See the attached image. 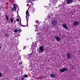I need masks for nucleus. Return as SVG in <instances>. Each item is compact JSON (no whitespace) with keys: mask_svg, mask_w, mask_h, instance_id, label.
I'll return each instance as SVG.
<instances>
[{"mask_svg":"<svg viewBox=\"0 0 80 80\" xmlns=\"http://www.w3.org/2000/svg\"><path fill=\"white\" fill-rule=\"evenodd\" d=\"M36 29L35 30V32H37V31H38V29H37V28H38V27H36Z\"/></svg>","mask_w":80,"mask_h":80,"instance_id":"5701e85b","label":"nucleus"},{"mask_svg":"<svg viewBox=\"0 0 80 80\" xmlns=\"http://www.w3.org/2000/svg\"><path fill=\"white\" fill-rule=\"evenodd\" d=\"M10 21L11 22V23H13V19L12 18H11L10 19Z\"/></svg>","mask_w":80,"mask_h":80,"instance_id":"6ab92c4d","label":"nucleus"},{"mask_svg":"<svg viewBox=\"0 0 80 80\" xmlns=\"http://www.w3.org/2000/svg\"><path fill=\"white\" fill-rule=\"evenodd\" d=\"M51 26L53 28L57 25V21L55 20H52L51 21Z\"/></svg>","mask_w":80,"mask_h":80,"instance_id":"7ed1b4c3","label":"nucleus"},{"mask_svg":"<svg viewBox=\"0 0 80 80\" xmlns=\"http://www.w3.org/2000/svg\"><path fill=\"white\" fill-rule=\"evenodd\" d=\"M17 22H19V21H20V19H17Z\"/></svg>","mask_w":80,"mask_h":80,"instance_id":"7c9ffc66","label":"nucleus"},{"mask_svg":"<svg viewBox=\"0 0 80 80\" xmlns=\"http://www.w3.org/2000/svg\"><path fill=\"white\" fill-rule=\"evenodd\" d=\"M50 77H51V78H55V77H56V75H55V74H54V73H52L50 75Z\"/></svg>","mask_w":80,"mask_h":80,"instance_id":"1a4fd4ad","label":"nucleus"},{"mask_svg":"<svg viewBox=\"0 0 80 80\" xmlns=\"http://www.w3.org/2000/svg\"><path fill=\"white\" fill-rule=\"evenodd\" d=\"M31 1H35L36 0H31Z\"/></svg>","mask_w":80,"mask_h":80,"instance_id":"2f4dec72","label":"nucleus"},{"mask_svg":"<svg viewBox=\"0 0 80 80\" xmlns=\"http://www.w3.org/2000/svg\"><path fill=\"white\" fill-rule=\"evenodd\" d=\"M26 18L27 21V24H28V21L29 18V17H30V15H29V14H28V10H27L26 12Z\"/></svg>","mask_w":80,"mask_h":80,"instance_id":"20e7f679","label":"nucleus"},{"mask_svg":"<svg viewBox=\"0 0 80 80\" xmlns=\"http://www.w3.org/2000/svg\"><path fill=\"white\" fill-rule=\"evenodd\" d=\"M73 25L74 26H77L78 25V24H79V22H78L77 21H75L74 23H73Z\"/></svg>","mask_w":80,"mask_h":80,"instance_id":"9b49d317","label":"nucleus"},{"mask_svg":"<svg viewBox=\"0 0 80 80\" xmlns=\"http://www.w3.org/2000/svg\"><path fill=\"white\" fill-rule=\"evenodd\" d=\"M2 73L1 72H0V77H2Z\"/></svg>","mask_w":80,"mask_h":80,"instance_id":"c756f323","label":"nucleus"},{"mask_svg":"<svg viewBox=\"0 0 80 80\" xmlns=\"http://www.w3.org/2000/svg\"><path fill=\"white\" fill-rule=\"evenodd\" d=\"M6 20H8V17L7 16H6Z\"/></svg>","mask_w":80,"mask_h":80,"instance_id":"4be33fe9","label":"nucleus"},{"mask_svg":"<svg viewBox=\"0 0 80 80\" xmlns=\"http://www.w3.org/2000/svg\"><path fill=\"white\" fill-rule=\"evenodd\" d=\"M14 7H17V5L16 4H14L13 5Z\"/></svg>","mask_w":80,"mask_h":80,"instance_id":"393cba45","label":"nucleus"},{"mask_svg":"<svg viewBox=\"0 0 80 80\" xmlns=\"http://www.w3.org/2000/svg\"><path fill=\"white\" fill-rule=\"evenodd\" d=\"M36 27H37V25H36Z\"/></svg>","mask_w":80,"mask_h":80,"instance_id":"f704fd0d","label":"nucleus"},{"mask_svg":"<svg viewBox=\"0 0 80 80\" xmlns=\"http://www.w3.org/2000/svg\"><path fill=\"white\" fill-rule=\"evenodd\" d=\"M37 43H32V46L33 47V48L35 49V47H37Z\"/></svg>","mask_w":80,"mask_h":80,"instance_id":"9d476101","label":"nucleus"},{"mask_svg":"<svg viewBox=\"0 0 80 80\" xmlns=\"http://www.w3.org/2000/svg\"><path fill=\"white\" fill-rule=\"evenodd\" d=\"M48 17H49V18H52L53 17V14H50L48 15Z\"/></svg>","mask_w":80,"mask_h":80,"instance_id":"2eb2a0df","label":"nucleus"},{"mask_svg":"<svg viewBox=\"0 0 80 80\" xmlns=\"http://www.w3.org/2000/svg\"><path fill=\"white\" fill-rule=\"evenodd\" d=\"M58 1V0H54L52 3H54V5L56 4V3H57V2Z\"/></svg>","mask_w":80,"mask_h":80,"instance_id":"4468645a","label":"nucleus"},{"mask_svg":"<svg viewBox=\"0 0 80 80\" xmlns=\"http://www.w3.org/2000/svg\"><path fill=\"white\" fill-rule=\"evenodd\" d=\"M75 68V66H74V65H72V69H73V68Z\"/></svg>","mask_w":80,"mask_h":80,"instance_id":"b1692460","label":"nucleus"},{"mask_svg":"<svg viewBox=\"0 0 80 80\" xmlns=\"http://www.w3.org/2000/svg\"><path fill=\"white\" fill-rule=\"evenodd\" d=\"M13 11V10H17V7H14L13 8H12L11 9Z\"/></svg>","mask_w":80,"mask_h":80,"instance_id":"dca6fc26","label":"nucleus"},{"mask_svg":"<svg viewBox=\"0 0 80 80\" xmlns=\"http://www.w3.org/2000/svg\"><path fill=\"white\" fill-rule=\"evenodd\" d=\"M18 30L16 29H14V32L15 33H17V32H18Z\"/></svg>","mask_w":80,"mask_h":80,"instance_id":"a211bd4d","label":"nucleus"},{"mask_svg":"<svg viewBox=\"0 0 80 80\" xmlns=\"http://www.w3.org/2000/svg\"><path fill=\"white\" fill-rule=\"evenodd\" d=\"M54 1V0H50V2H51V3H52V2H53Z\"/></svg>","mask_w":80,"mask_h":80,"instance_id":"c85d7f7f","label":"nucleus"},{"mask_svg":"<svg viewBox=\"0 0 80 80\" xmlns=\"http://www.w3.org/2000/svg\"><path fill=\"white\" fill-rule=\"evenodd\" d=\"M58 7H60V8H61V9L62 10H63V9H65V7H64V6L62 4H60V5H58Z\"/></svg>","mask_w":80,"mask_h":80,"instance_id":"f8f14e48","label":"nucleus"},{"mask_svg":"<svg viewBox=\"0 0 80 80\" xmlns=\"http://www.w3.org/2000/svg\"><path fill=\"white\" fill-rule=\"evenodd\" d=\"M55 38L56 40H57V41H58V42H59V41L60 40V38H59L58 37H55Z\"/></svg>","mask_w":80,"mask_h":80,"instance_id":"ddd939ff","label":"nucleus"},{"mask_svg":"<svg viewBox=\"0 0 80 80\" xmlns=\"http://www.w3.org/2000/svg\"><path fill=\"white\" fill-rule=\"evenodd\" d=\"M32 55L33 53H31L30 54H29L28 57L27 58V60H29L30 62V63L29 62V67L30 70H32L33 67H34V66H35V64L32 62L34 59V57L32 56Z\"/></svg>","mask_w":80,"mask_h":80,"instance_id":"f257e3e1","label":"nucleus"},{"mask_svg":"<svg viewBox=\"0 0 80 80\" xmlns=\"http://www.w3.org/2000/svg\"><path fill=\"white\" fill-rule=\"evenodd\" d=\"M22 76L23 77H24L25 78H27V77H28V75H23Z\"/></svg>","mask_w":80,"mask_h":80,"instance_id":"412c9836","label":"nucleus"},{"mask_svg":"<svg viewBox=\"0 0 80 80\" xmlns=\"http://www.w3.org/2000/svg\"><path fill=\"white\" fill-rule=\"evenodd\" d=\"M22 63L20 62H19V64H22Z\"/></svg>","mask_w":80,"mask_h":80,"instance_id":"72a5a7b5","label":"nucleus"},{"mask_svg":"<svg viewBox=\"0 0 80 80\" xmlns=\"http://www.w3.org/2000/svg\"><path fill=\"white\" fill-rule=\"evenodd\" d=\"M44 50H45V48H44V46H41L39 47V50H38L39 53H42L43 52Z\"/></svg>","mask_w":80,"mask_h":80,"instance_id":"f03ea898","label":"nucleus"},{"mask_svg":"<svg viewBox=\"0 0 80 80\" xmlns=\"http://www.w3.org/2000/svg\"><path fill=\"white\" fill-rule=\"evenodd\" d=\"M26 2H27V3H29V2H30L32 4H33V3H32V2H30V0H27V1H26Z\"/></svg>","mask_w":80,"mask_h":80,"instance_id":"aec40b11","label":"nucleus"},{"mask_svg":"<svg viewBox=\"0 0 80 80\" xmlns=\"http://www.w3.org/2000/svg\"><path fill=\"white\" fill-rule=\"evenodd\" d=\"M68 69L65 68H63L62 69H60V72H65V71H67Z\"/></svg>","mask_w":80,"mask_h":80,"instance_id":"39448f33","label":"nucleus"},{"mask_svg":"<svg viewBox=\"0 0 80 80\" xmlns=\"http://www.w3.org/2000/svg\"><path fill=\"white\" fill-rule=\"evenodd\" d=\"M2 8L1 7V6L0 7V12H1V11H2Z\"/></svg>","mask_w":80,"mask_h":80,"instance_id":"a878e982","label":"nucleus"},{"mask_svg":"<svg viewBox=\"0 0 80 80\" xmlns=\"http://www.w3.org/2000/svg\"><path fill=\"white\" fill-rule=\"evenodd\" d=\"M26 48V47H24L23 48V50H25V48Z\"/></svg>","mask_w":80,"mask_h":80,"instance_id":"473e14b6","label":"nucleus"},{"mask_svg":"<svg viewBox=\"0 0 80 80\" xmlns=\"http://www.w3.org/2000/svg\"><path fill=\"white\" fill-rule=\"evenodd\" d=\"M5 36L6 37V38L8 37L9 35L8 33H6L5 34Z\"/></svg>","mask_w":80,"mask_h":80,"instance_id":"f3484780","label":"nucleus"},{"mask_svg":"<svg viewBox=\"0 0 80 80\" xmlns=\"http://www.w3.org/2000/svg\"><path fill=\"white\" fill-rule=\"evenodd\" d=\"M18 32L19 33H20L22 32V30H21V29H19Z\"/></svg>","mask_w":80,"mask_h":80,"instance_id":"cd10ccee","label":"nucleus"},{"mask_svg":"<svg viewBox=\"0 0 80 80\" xmlns=\"http://www.w3.org/2000/svg\"><path fill=\"white\" fill-rule=\"evenodd\" d=\"M62 26L63 27V28H65V29H66V30L68 29V27H67V25L66 24H65V23L62 24Z\"/></svg>","mask_w":80,"mask_h":80,"instance_id":"0eeeda50","label":"nucleus"},{"mask_svg":"<svg viewBox=\"0 0 80 80\" xmlns=\"http://www.w3.org/2000/svg\"><path fill=\"white\" fill-rule=\"evenodd\" d=\"M67 57L68 59H71V54L70 53H67Z\"/></svg>","mask_w":80,"mask_h":80,"instance_id":"423d86ee","label":"nucleus"},{"mask_svg":"<svg viewBox=\"0 0 80 80\" xmlns=\"http://www.w3.org/2000/svg\"><path fill=\"white\" fill-rule=\"evenodd\" d=\"M36 23L37 24H38V20H36Z\"/></svg>","mask_w":80,"mask_h":80,"instance_id":"bb28decb","label":"nucleus"},{"mask_svg":"<svg viewBox=\"0 0 80 80\" xmlns=\"http://www.w3.org/2000/svg\"><path fill=\"white\" fill-rule=\"evenodd\" d=\"M73 0H67V4H71L73 2Z\"/></svg>","mask_w":80,"mask_h":80,"instance_id":"6e6552de","label":"nucleus"},{"mask_svg":"<svg viewBox=\"0 0 80 80\" xmlns=\"http://www.w3.org/2000/svg\"><path fill=\"white\" fill-rule=\"evenodd\" d=\"M33 12H34V11H33Z\"/></svg>","mask_w":80,"mask_h":80,"instance_id":"c9c22d12","label":"nucleus"}]
</instances>
